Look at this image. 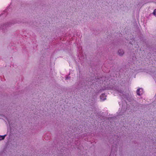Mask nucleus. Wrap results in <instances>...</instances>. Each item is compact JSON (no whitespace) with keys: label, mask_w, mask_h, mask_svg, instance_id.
Segmentation results:
<instances>
[{"label":"nucleus","mask_w":156,"mask_h":156,"mask_svg":"<svg viewBox=\"0 0 156 156\" xmlns=\"http://www.w3.org/2000/svg\"><path fill=\"white\" fill-rule=\"evenodd\" d=\"M112 90H114L115 93L119 94L121 97V98L124 99L125 101H126V100H127L131 103L136 102L133 98L130 96L129 92L124 91L121 88V86L119 87L114 86L112 87Z\"/></svg>","instance_id":"nucleus-1"},{"label":"nucleus","mask_w":156,"mask_h":156,"mask_svg":"<svg viewBox=\"0 0 156 156\" xmlns=\"http://www.w3.org/2000/svg\"><path fill=\"white\" fill-rule=\"evenodd\" d=\"M127 108V107L126 106L124 107V106L122 105L121 108V110L119 112V115H122V114L125 112Z\"/></svg>","instance_id":"nucleus-2"},{"label":"nucleus","mask_w":156,"mask_h":156,"mask_svg":"<svg viewBox=\"0 0 156 156\" xmlns=\"http://www.w3.org/2000/svg\"><path fill=\"white\" fill-rule=\"evenodd\" d=\"M137 94L138 95L140 96L142 95L143 93V89L142 88H138L136 91Z\"/></svg>","instance_id":"nucleus-3"},{"label":"nucleus","mask_w":156,"mask_h":156,"mask_svg":"<svg viewBox=\"0 0 156 156\" xmlns=\"http://www.w3.org/2000/svg\"><path fill=\"white\" fill-rule=\"evenodd\" d=\"M101 100L104 101L106 99V96L104 94H102L100 96Z\"/></svg>","instance_id":"nucleus-4"},{"label":"nucleus","mask_w":156,"mask_h":156,"mask_svg":"<svg viewBox=\"0 0 156 156\" xmlns=\"http://www.w3.org/2000/svg\"><path fill=\"white\" fill-rule=\"evenodd\" d=\"M119 55L120 56L124 54V52L122 49H120L118 51Z\"/></svg>","instance_id":"nucleus-5"},{"label":"nucleus","mask_w":156,"mask_h":156,"mask_svg":"<svg viewBox=\"0 0 156 156\" xmlns=\"http://www.w3.org/2000/svg\"><path fill=\"white\" fill-rule=\"evenodd\" d=\"M6 135L5 134L3 136L0 135V138H2L0 139V141L4 139L5 137L6 136Z\"/></svg>","instance_id":"nucleus-6"},{"label":"nucleus","mask_w":156,"mask_h":156,"mask_svg":"<svg viewBox=\"0 0 156 156\" xmlns=\"http://www.w3.org/2000/svg\"><path fill=\"white\" fill-rule=\"evenodd\" d=\"M115 151H116V149H115L114 148V147H113L112 149V152H111V154L110 156H111V154H112V153L114 152Z\"/></svg>","instance_id":"nucleus-7"},{"label":"nucleus","mask_w":156,"mask_h":156,"mask_svg":"<svg viewBox=\"0 0 156 156\" xmlns=\"http://www.w3.org/2000/svg\"><path fill=\"white\" fill-rule=\"evenodd\" d=\"M153 13L155 16H156V9L154 10Z\"/></svg>","instance_id":"nucleus-8"},{"label":"nucleus","mask_w":156,"mask_h":156,"mask_svg":"<svg viewBox=\"0 0 156 156\" xmlns=\"http://www.w3.org/2000/svg\"><path fill=\"white\" fill-rule=\"evenodd\" d=\"M69 77L67 76L66 78V80H68V79H69Z\"/></svg>","instance_id":"nucleus-9"},{"label":"nucleus","mask_w":156,"mask_h":156,"mask_svg":"<svg viewBox=\"0 0 156 156\" xmlns=\"http://www.w3.org/2000/svg\"><path fill=\"white\" fill-rule=\"evenodd\" d=\"M155 77V76H153V78H154Z\"/></svg>","instance_id":"nucleus-10"},{"label":"nucleus","mask_w":156,"mask_h":156,"mask_svg":"<svg viewBox=\"0 0 156 156\" xmlns=\"http://www.w3.org/2000/svg\"><path fill=\"white\" fill-rule=\"evenodd\" d=\"M102 90H105V88H104V89H102Z\"/></svg>","instance_id":"nucleus-11"}]
</instances>
